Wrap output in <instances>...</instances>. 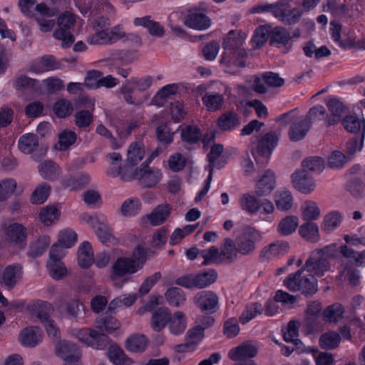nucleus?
<instances>
[{"label":"nucleus","instance_id":"24","mask_svg":"<svg viewBox=\"0 0 365 365\" xmlns=\"http://www.w3.org/2000/svg\"><path fill=\"white\" fill-rule=\"evenodd\" d=\"M237 247L236 243L231 238H225L220 251L222 263H231L237 259Z\"/></svg>","mask_w":365,"mask_h":365},{"label":"nucleus","instance_id":"64","mask_svg":"<svg viewBox=\"0 0 365 365\" xmlns=\"http://www.w3.org/2000/svg\"><path fill=\"white\" fill-rule=\"evenodd\" d=\"M16 188V182L12 179H6L0 182V201L6 200Z\"/></svg>","mask_w":365,"mask_h":365},{"label":"nucleus","instance_id":"33","mask_svg":"<svg viewBox=\"0 0 365 365\" xmlns=\"http://www.w3.org/2000/svg\"><path fill=\"white\" fill-rule=\"evenodd\" d=\"M217 124L221 130L227 131L239 126L240 122L235 112L227 111L219 117Z\"/></svg>","mask_w":365,"mask_h":365},{"label":"nucleus","instance_id":"18","mask_svg":"<svg viewBox=\"0 0 365 365\" xmlns=\"http://www.w3.org/2000/svg\"><path fill=\"white\" fill-rule=\"evenodd\" d=\"M41 339V331L37 327H29L23 329L19 334L20 343L24 346L34 347Z\"/></svg>","mask_w":365,"mask_h":365},{"label":"nucleus","instance_id":"11","mask_svg":"<svg viewBox=\"0 0 365 365\" xmlns=\"http://www.w3.org/2000/svg\"><path fill=\"white\" fill-rule=\"evenodd\" d=\"M292 182L294 187L304 194L312 192L316 187L314 179L309 176L305 170L294 172L292 175Z\"/></svg>","mask_w":365,"mask_h":365},{"label":"nucleus","instance_id":"51","mask_svg":"<svg viewBox=\"0 0 365 365\" xmlns=\"http://www.w3.org/2000/svg\"><path fill=\"white\" fill-rule=\"evenodd\" d=\"M201 136L200 129L195 125H187L181 130L182 140L190 144L197 143Z\"/></svg>","mask_w":365,"mask_h":365},{"label":"nucleus","instance_id":"35","mask_svg":"<svg viewBox=\"0 0 365 365\" xmlns=\"http://www.w3.org/2000/svg\"><path fill=\"white\" fill-rule=\"evenodd\" d=\"M78 262L83 268H88L94 262L93 252L89 242H84L80 246Z\"/></svg>","mask_w":365,"mask_h":365},{"label":"nucleus","instance_id":"15","mask_svg":"<svg viewBox=\"0 0 365 365\" xmlns=\"http://www.w3.org/2000/svg\"><path fill=\"white\" fill-rule=\"evenodd\" d=\"M310 128L309 123L302 115H300L297 120L293 121L289 130L288 134L290 140L293 142H297L304 139Z\"/></svg>","mask_w":365,"mask_h":365},{"label":"nucleus","instance_id":"36","mask_svg":"<svg viewBox=\"0 0 365 365\" xmlns=\"http://www.w3.org/2000/svg\"><path fill=\"white\" fill-rule=\"evenodd\" d=\"M272 29L269 24L262 25L256 29L252 37L255 48H259L267 40L270 41Z\"/></svg>","mask_w":365,"mask_h":365},{"label":"nucleus","instance_id":"31","mask_svg":"<svg viewBox=\"0 0 365 365\" xmlns=\"http://www.w3.org/2000/svg\"><path fill=\"white\" fill-rule=\"evenodd\" d=\"M14 86L19 91H28L31 93L38 92L41 90L39 82L25 75H20L14 81Z\"/></svg>","mask_w":365,"mask_h":365},{"label":"nucleus","instance_id":"40","mask_svg":"<svg viewBox=\"0 0 365 365\" xmlns=\"http://www.w3.org/2000/svg\"><path fill=\"white\" fill-rule=\"evenodd\" d=\"M165 297L168 304L175 307L183 304L186 300L183 290L181 288L175 287L169 288L166 291Z\"/></svg>","mask_w":365,"mask_h":365},{"label":"nucleus","instance_id":"43","mask_svg":"<svg viewBox=\"0 0 365 365\" xmlns=\"http://www.w3.org/2000/svg\"><path fill=\"white\" fill-rule=\"evenodd\" d=\"M344 309L340 304L328 306L323 312L324 319L329 323H336L343 318Z\"/></svg>","mask_w":365,"mask_h":365},{"label":"nucleus","instance_id":"59","mask_svg":"<svg viewBox=\"0 0 365 365\" xmlns=\"http://www.w3.org/2000/svg\"><path fill=\"white\" fill-rule=\"evenodd\" d=\"M74 117L76 126L81 129L88 127L93 121V113L87 110L76 112Z\"/></svg>","mask_w":365,"mask_h":365},{"label":"nucleus","instance_id":"38","mask_svg":"<svg viewBox=\"0 0 365 365\" xmlns=\"http://www.w3.org/2000/svg\"><path fill=\"white\" fill-rule=\"evenodd\" d=\"M136 88V86L133 80V78L128 80L120 88V93L123 96L124 100L129 104H133L136 106L141 105L145 100L148 99L147 97L143 99H135L132 97V93L134 90Z\"/></svg>","mask_w":365,"mask_h":365},{"label":"nucleus","instance_id":"26","mask_svg":"<svg viewBox=\"0 0 365 365\" xmlns=\"http://www.w3.org/2000/svg\"><path fill=\"white\" fill-rule=\"evenodd\" d=\"M171 313L167 308L160 307L152 315L151 327L157 332L162 331L170 319Z\"/></svg>","mask_w":365,"mask_h":365},{"label":"nucleus","instance_id":"42","mask_svg":"<svg viewBox=\"0 0 365 365\" xmlns=\"http://www.w3.org/2000/svg\"><path fill=\"white\" fill-rule=\"evenodd\" d=\"M275 204L279 210L287 211L293 205V197L289 190H283L275 193Z\"/></svg>","mask_w":365,"mask_h":365},{"label":"nucleus","instance_id":"17","mask_svg":"<svg viewBox=\"0 0 365 365\" xmlns=\"http://www.w3.org/2000/svg\"><path fill=\"white\" fill-rule=\"evenodd\" d=\"M108 345L107 356L114 365H131L134 363L133 360L127 356L117 344Z\"/></svg>","mask_w":365,"mask_h":365},{"label":"nucleus","instance_id":"46","mask_svg":"<svg viewBox=\"0 0 365 365\" xmlns=\"http://www.w3.org/2000/svg\"><path fill=\"white\" fill-rule=\"evenodd\" d=\"M169 329L172 334L178 335L182 334L186 328L185 314L181 312H175L169 320Z\"/></svg>","mask_w":365,"mask_h":365},{"label":"nucleus","instance_id":"7","mask_svg":"<svg viewBox=\"0 0 365 365\" xmlns=\"http://www.w3.org/2000/svg\"><path fill=\"white\" fill-rule=\"evenodd\" d=\"M27 235L26 227L18 222L10 224L4 230L6 241L21 249L26 246Z\"/></svg>","mask_w":365,"mask_h":365},{"label":"nucleus","instance_id":"39","mask_svg":"<svg viewBox=\"0 0 365 365\" xmlns=\"http://www.w3.org/2000/svg\"><path fill=\"white\" fill-rule=\"evenodd\" d=\"M38 146V138L33 133L24 134L19 140V148L24 153H31Z\"/></svg>","mask_w":365,"mask_h":365},{"label":"nucleus","instance_id":"62","mask_svg":"<svg viewBox=\"0 0 365 365\" xmlns=\"http://www.w3.org/2000/svg\"><path fill=\"white\" fill-rule=\"evenodd\" d=\"M177 86L175 84L167 85L163 87L154 96L152 100V103L158 106H162L163 103L160 101H163L170 95L175 94L177 91Z\"/></svg>","mask_w":365,"mask_h":365},{"label":"nucleus","instance_id":"20","mask_svg":"<svg viewBox=\"0 0 365 365\" xmlns=\"http://www.w3.org/2000/svg\"><path fill=\"white\" fill-rule=\"evenodd\" d=\"M188 27L197 30L207 29L210 24V19L204 14L198 11H190L185 21Z\"/></svg>","mask_w":365,"mask_h":365},{"label":"nucleus","instance_id":"61","mask_svg":"<svg viewBox=\"0 0 365 365\" xmlns=\"http://www.w3.org/2000/svg\"><path fill=\"white\" fill-rule=\"evenodd\" d=\"M341 28L342 26L339 22L336 21H332L331 22L330 30L332 38L334 39V41L338 42L339 46L344 48L351 47L352 42L350 40H341Z\"/></svg>","mask_w":365,"mask_h":365},{"label":"nucleus","instance_id":"8","mask_svg":"<svg viewBox=\"0 0 365 365\" xmlns=\"http://www.w3.org/2000/svg\"><path fill=\"white\" fill-rule=\"evenodd\" d=\"M303 267L307 272L312 274L314 277H322L329 270L331 264L327 259L312 251Z\"/></svg>","mask_w":365,"mask_h":365},{"label":"nucleus","instance_id":"60","mask_svg":"<svg viewBox=\"0 0 365 365\" xmlns=\"http://www.w3.org/2000/svg\"><path fill=\"white\" fill-rule=\"evenodd\" d=\"M141 208V203L137 198L125 200L120 208V212L124 216H133L136 215Z\"/></svg>","mask_w":365,"mask_h":365},{"label":"nucleus","instance_id":"3","mask_svg":"<svg viewBox=\"0 0 365 365\" xmlns=\"http://www.w3.org/2000/svg\"><path fill=\"white\" fill-rule=\"evenodd\" d=\"M147 259V250L138 245L133 250L131 257H120L114 263L113 272L122 277L127 274H133L141 269Z\"/></svg>","mask_w":365,"mask_h":365},{"label":"nucleus","instance_id":"25","mask_svg":"<svg viewBox=\"0 0 365 365\" xmlns=\"http://www.w3.org/2000/svg\"><path fill=\"white\" fill-rule=\"evenodd\" d=\"M289 244L285 241H276L264 247L260 252V257L271 259L279 255H284L289 250Z\"/></svg>","mask_w":365,"mask_h":365},{"label":"nucleus","instance_id":"30","mask_svg":"<svg viewBox=\"0 0 365 365\" xmlns=\"http://www.w3.org/2000/svg\"><path fill=\"white\" fill-rule=\"evenodd\" d=\"M245 34L242 33L241 31H230L227 34V36L224 38L222 43L223 48L226 50H235L240 48L245 41Z\"/></svg>","mask_w":365,"mask_h":365},{"label":"nucleus","instance_id":"34","mask_svg":"<svg viewBox=\"0 0 365 365\" xmlns=\"http://www.w3.org/2000/svg\"><path fill=\"white\" fill-rule=\"evenodd\" d=\"M299 225V219L294 215H288L282 218L277 225V232L287 236L295 232Z\"/></svg>","mask_w":365,"mask_h":365},{"label":"nucleus","instance_id":"21","mask_svg":"<svg viewBox=\"0 0 365 365\" xmlns=\"http://www.w3.org/2000/svg\"><path fill=\"white\" fill-rule=\"evenodd\" d=\"M257 352V348L255 346L245 343L232 349L229 353V357L233 361H242L255 356Z\"/></svg>","mask_w":365,"mask_h":365},{"label":"nucleus","instance_id":"2","mask_svg":"<svg viewBox=\"0 0 365 365\" xmlns=\"http://www.w3.org/2000/svg\"><path fill=\"white\" fill-rule=\"evenodd\" d=\"M302 266L297 272L289 274L283 284L292 292H300L304 295H313L317 291V280L309 272L306 273Z\"/></svg>","mask_w":365,"mask_h":365},{"label":"nucleus","instance_id":"22","mask_svg":"<svg viewBox=\"0 0 365 365\" xmlns=\"http://www.w3.org/2000/svg\"><path fill=\"white\" fill-rule=\"evenodd\" d=\"M22 267L19 264L9 265L2 274L1 283L8 289H12L20 278Z\"/></svg>","mask_w":365,"mask_h":365},{"label":"nucleus","instance_id":"10","mask_svg":"<svg viewBox=\"0 0 365 365\" xmlns=\"http://www.w3.org/2000/svg\"><path fill=\"white\" fill-rule=\"evenodd\" d=\"M194 301L201 311L207 314L215 313L218 305V297L212 291H202L196 294Z\"/></svg>","mask_w":365,"mask_h":365},{"label":"nucleus","instance_id":"6","mask_svg":"<svg viewBox=\"0 0 365 365\" xmlns=\"http://www.w3.org/2000/svg\"><path fill=\"white\" fill-rule=\"evenodd\" d=\"M260 238L259 232L254 228L248 227L236 237L235 243L239 254L250 255L256 249V242Z\"/></svg>","mask_w":365,"mask_h":365},{"label":"nucleus","instance_id":"29","mask_svg":"<svg viewBox=\"0 0 365 365\" xmlns=\"http://www.w3.org/2000/svg\"><path fill=\"white\" fill-rule=\"evenodd\" d=\"M341 339V336L339 333L334 331H329L320 336L319 344L322 349L333 350L339 346Z\"/></svg>","mask_w":365,"mask_h":365},{"label":"nucleus","instance_id":"12","mask_svg":"<svg viewBox=\"0 0 365 365\" xmlns=\"http://www.w3.org/2000/svg\"><path fill=\"white\" fill-rule=\"evenodd\" d=\"M57 355L70 364H78L81 353L78 346L71 341L60 342L56 346Z\"/></svg>","mask_w":365,"mask_h":365},{"label":"nucleus","instance_id":"55","mask_svg":"<svg viewBox=\"0 0 365 365\" xmlns=\"http://www.w3.org/2000/svg\"><path fill=\"white\" fill-rule=\"evenodd\" d=\"M59 215V210L52 205L43 207L39 213L40 220L45 225H51L58 220Z\"/></svg>","mask_w":365,"mask_h":365},{"label":"nucleus","instance_id":"56","mask_svg":"<svg viewBox=\"0 0 365 365\" xmlns=\"http://www.w3.org/2000/svg\"><path fill=\"white\" fill-rule=\"evenodd\" d=\"M302 165L303 167L302 170H305L307 172L309 170L321 173L324 168V160L320 157H309L302 161Z\"/></svg>","mask_w":365,"mask_h":365},{"label":"nucleus","instance_id":"48","mask_svg":"<svg viewBox=\"0 0 365 365\" xmlns=\"http://www.w3.org/2000/svg\"><path fill=\"white\" fill-rule=\"evenodd\" d=\"M242 208L250 214H255L261 207V200L250 194H245L240 199Z\"/></svg>","mask_w":365,"mask_h":365},{"label":"nucleus","instance_id":"47","mask_svg":"<svg viewBox=\"0 0 365 365\" xmlns=\"http://www.w3.org/2000/svg\"><path fill=\"white\" fill-rule=\"evenodd\" d=\"M89 176L85 174H80L76 176H71L63 181L64 187L71 190H79L85 187L89 182Z\"/></svg>","mask_w":365,"mask_h":365},{"label":"nucleus","instance_id":"23","mask_svg":"<svg viewBox=\"0 0 365 365\" xmlns=\"http://www.w3.org/2000/svg\"><path fill=\"white\" fill-rule=\"evenodd\" d=\"M292 40V36L287 29L276 26L272 29L269 45L281 48L286 46Z\"/></svg>","mask_w":365,"mask_h":365},{"label":"nucleus","instance_id":"9","mask_svg":"<svg viewBox=\"0 0 365 365\" xmlns=\"http://www.w3.org/2000/svg\"><path fill=\"white\" fill-rule=\"evenodd\" d=\"M92 26L95 34L89 36L87 41L92 45L104 44L110 26L109 19L104 16L96 18L92 23Z\"/></svg>","mask_w":365,"mask_h":365},{"label":"nucleus","instance_id":"49","mask_svg":"<svg viewBox=\"0 0 365 365\" xmlns=\"http://www.w3.org/2000/svg\"><path fill=\"white\" fill-rule=\"evenodd\" d=\"M47 267L53 279L59 280L67 275V269L61 259H49Z\"/></svg>","mask_w":365,"mask_h":365},{"label":"nucleus","instance_id":"44","mask_svg":"<svg viewBox=\"0 0 365 365\" xmlns=\"http://www.w3.org/2000/svg\"><path fill=\"white\" fill-rule=\"evenodd\" d=\"M40 175L45 179L53 180L60 174L58 166L51 160H45L38 167Z\"/></svg>","mask_w":365,"mask_h":365},{"label":"nucleus","instance_id":"37","mask_svg":"<svg viewBox=\"0 0 365 365\" xmlns=\"http://www.w3.org/2000/svg\"><path fill=\"white\" fill-rule=\"evenodd\" d=\"M299 232L301 237L308 242L314 243L319 240V228L314 222H307L302 225Z\"/></svg>","mask_w":365,"mask_h":365},{"label":"nucleus","instance_id":"19","mask_svg":"<svg viewBox=\"0 0 365 365\" xmlns=\"http://www.w3.org/2000/svg\"><path fill=\"white\" fill-rule=\"evenodd\" d=\"M172 207L169 204L158 205L151 213L146 215L147 220L153 226L163 224L170 216Z\"/></svg>","mask_w":365,"mask_h":365},{"label":"nucleus","instance_id":"45","mask_svg":"<svg viewBox=\"0 0 365 365\" xmlns=\"http://www.w3.org/2000/svg\"><path fill=\"white\" fill-rule=\"evenodd\" d=\"M217 273L215 269H210L195 275V288H205L217 280Z\"/></svg>","mask_w":365,"mask_h":365},{"label":"nucleus","instance_id":"1","mask_svg":"<svg viewBox=\"0 0 365 365\" xmlns=\"http://www.w3.org/2000/svg\"><path fill=\"white\" fill-rule=\"evenodd\" d=\"M96 329H82L78 334V339L96 349H105L110 343L106 331L111 334L120 327V323L112 316H106L96 321Z\"/></svg>","mask_w":365,"mask_h":365},{"label":"nucleus","instance_id":"50","mask_svg":"<svg viewBox=\"0 0 365 365\" xmlns=\"http://www.w3.org/2000/svg\"><path fill=\"white\" fill-rule=\"evenodd\" d=\"M145 150L142 145L135 142L130 145L128 150V161L133 165H137L144 157Z\"/></svg>","mask_w":365,"mask_h":365},{"label":"nucleus","instance_id":"32","mask_svg":"<svg viewBox=\"0 0 365 365\" xmlns=\"http://www.w3.org/2000/svg\"><path fill=\"white\" fill-rule=\"evenodd\" d=\"M148 343L144 335L134 334L126 339L125 346L131 352L141 353L145 350Z\"/></svg>","mask_w":365,"mask_h":365},{"label":"nucleus","instance_id":"14","mask_svg":"<svg viewBox=\"0 0 365 365\" xmlns=\"http://www.w3.org/2000/svg\"><path fill=\"white\" fill-rule=\"evenodd\" d=\"M87 222L91 223L93 229L103 244L115 240L112 233V229L104 221H101L98 217L90 216Z\"/></svg>","mask_w":365,"mask_h":365},{"label":"nucleus","instance_id":"63","mask_svg":"<svg viewBox=\"0 0 365 365\" xmlns=\"http://www.w3.org/2000/svg\"><path fill=\"white\" fill-rule=\"evenodd\" d=\"M53 110L59 118H66L73 111L71 103L66 99L58 101L53 106Z\"/></svg>","mask_w":365,"mask_h":365},{"label":"nucleus","instance_id":"53","mask_svg":"<svg viewBox=\"0 0 365 365\" xmlns=\"http://www.w3.org/2000/svg\"><path fill=\"white\" fill-rule=\"evenodd\" d=\"M200 255L204 259L202 262V265L222 263L220 255V250L215 246H212L208 250H202L200 252Z\"/></svg>","mask_w":365,"mask_h":365},{"label":"nucleus","instance_id":"54","mask_svg":"<svg viewBox=\"0 0 365 365\" xmlns=\"http://www.w3.org/2000/svg\"><path fill=\"white\" fill-rule=\"evenodd\" d=\"M341 222V215L337 211H333L327 214L323 221L322 230L326 232L334 230Z\"/></svg>","mask_w":365,"mask_h":365},{"label":"nucleus","instance_id":"52","mask_svg":"<svg viewBox=\"0 0 365 365\" xmlns=\"http://www.w3.org/2000/svg\"><path fill=\"white\" fill-rule=\"evenodd\" d=\"M51 186L43 183L38 186L31 196V201L33 204H43L48 198L51 192Z\"/></svg>","mask_w":365,"mask_h":365},{"label":"nucleus","instance_id":"57","mask_svg":"<svg viewBox=\"0 0 365 365\" xmlns=\"http://www.w3.org/2000/svg\"><path fill=\"white\" fill-rule=\"evenodd\" d=\"M320 215V210L313 201H307L302 209V219L311 222L317 220Z\"/></svg>","mask_w":365,"mask_h":365},{"label":"nucleus","instance_id":"27","mask_svg":"<svg viewBox=\"0 0 365 365\" xmlns=\"http://www.w3.org/2000/svg\"><path fill=\"white\" fill-rule=\"evenodd\" d=\"M60 68V63L53 56H43L38 62L30 67V71L36 73L48 71L56 70Z\"/></svg>","mask_w":365,"mask_h":365},{"label":"nucleus","instance_id":"13","mask_svg":"<svg viewBox=\"0 0 365 365\" xmlns=\"http://www.w3.org/2000/svg\"><path fill=\"white\" fill-rule=\"evenodd\" d=\"M278 139V136L274 132L264 134L259 139L255 153L259 156L268 158L277 146Z\"/></svg>","mask_w":365,"mask_h":365},{"label":"nucleus","instance_id":"28","mask_svg":"<svg viewBox=\"0 0 365 365\" xmlns=\"http://www.w3.org/2000/svg\"><path fill=\"white\" fill-rule=\"evenodd\" d=\"M136 26L146 28L151 36L161 37L164 35V29L160 23L150 19V16H147L142 18H136L134 20Z\"/></svg>","mask_w":365,"mask_h":365},{"label":"nucleus","instance_id":"58","mask_svg":"<svg viewBox=\"0 0 365 365\" xmlns=\"http://www.w3.org/2000/svg\"><path fill=\"white\" fill-rule=\"evenodd\" d=\"M262 312V307L260 304L255 302L247 306L245 310L240 317V322L245 324Z\"/></svg>","mask_w":365,"mask_h":365},{"label":"nucleus","instance_id":"41","mask_svg":"<svg viewBox=\"0 0 365 365\" xmlns=\"http://www.w3.org/2000/svg\"><path fill=\"white\" fill-rule=\"evenodd\" d=\"M202 101L210 111H216L221 109L224 103L223 96L215 93H206L202 98Z\"/></svg>","mask_w":365,"mask_h":365},{"label":"nucleus","instance_id":"5","mask_svg":"<svg viewBox=\"0 0 365 365\" xmlns=\"http://www.w3.org/2000/svg\"><path fill=\"white\" fill-rule=\"evenodd\" d=\"M76 19L73 14L66 12L61 14L57 24L59 29L55 31L53 36L56 39L62 41L63 47H68L74 42V36L71 34L69 29L74 25Z\"/></svg>","mask_w":365,"mask_h":365},{"label":"nucleus","instance_id":"16","mask_svg":"<svg viewBox=\"0 0 365 365\" xmlns=\"http://www.w3.org/2000/svg\"><path fill=\"white\" fill-rule=\"evenodd\" d=\"M275 187L274 173L268 170L265 172L261 179L258 181L255 187L257 197H264L269 195Z\"/></svg>","mask_w":365,"mask_h":365},{"label":"nucleus","instance_id":"4","mask_svg":"<svg viewBox=\"0 0 365 365\" xmlns=\"http://www.w3.org/2000/svg\"><path fill=\"white\" fill-rule=\"evenodd\" d=\"M162 173L160 170L148 166L143 163L135 171L130 172V175L123 174L121 179L125 181L136 180L143 187L149 188L155 187L160 180Z\"/></svg>","mask_w":365,"mask_h":365}]
</instances>
